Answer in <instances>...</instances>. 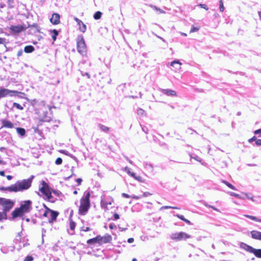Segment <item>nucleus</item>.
<instances>
[{"label":"nucleus","instance_id":"nucleus-1","mask_svg":"<svg viewBox=\"0 0 261 261\" xmlns=\"http://www.w3.org/2000/svg\"><path fill=\"white\" fill-rule=\"evenodd\" d=\"M95 196L93 191H86L80 200V206L79 209V213L81 215H85L88 212L90 206V198Z\"/></svg>","mask_w":261,"mask_h":261},{"label":"nucleus","instance_id":"nucleus-2","mask_svg":"<svg viewBox=\"0 0 261 261\" xmlns=\"http://www.w3.org/2000/svg\"><path fill=\"white\" fill-rule=\"evenodd\" d=\"M39 191L46 196L49 201L52 202L55 201L51 195L52 193L57 196H59L61 194V192L59 191L54 190L50 188L48 185L44 180L42 181V186L39 188Z\"/></svg>","mask_w":261,"mask_h":261},{"label":"nucleus","instance_id":"nucleus-3","mask_svg":"<svg viewBox=\"0 0 261 261\" xmlns=\"http://www.w3.org/2000/svg\"><path fill=\"white\" fill-rule=\"evenodd\" d=\"M34 175H31L28 179L17 180L15 185L16 193L18 192H22L28 190L32 186Z\"/></svg>","mask_w":261,"mask_h":261},{"label":"nucleus","instance_id":"nucleus-4","mask_svg":"<svg viewBox=\"0 0 261 261\" xmlns=\"http://www.w3.org/2000/svg\"><path fill=\"white\" fill-rule=\"evenodd\" d=\"M77 49L78 52L83 56L86 55L87 48L83 38L82 35L77 36L76 39Z\"/></svg>","mask_w":261,"mask_h":261},{"label":"nucleus","instance_id":"nucleus-5","mask_svg":"<svg viewBox=\"0 0 261 261\" xmlns=\"http://www.w3.org/2000/svg\"><path fill=\"white\" fill-rule=\"evenodd\" d=\"M14 204V202L10 199L5 198H0V206L3 207L2 212H5L6 214L13 207Z\"/></svg>","mask_w":261,"mask_h":261},{"label":"nucleus","instance_id":"nucleus-6","mask_svg":"<svg viewBox=\"0 0 261 261\" xmlns=\"http://www.w3.org/2000/svg\"><path fill=\"white\" fill-rule=\"evenodd\" d=\"M191 236L184 232L173 233L171 235V238L175 241H180L190 239Z\"/></svg>","mask_w":261,"mask_h":261},{"label":"nucleus","instance_id":"nucleus-7","mask_svg":"<svg viewBox=\"0 0 261 261\" xmlns=\"http://www.w3.org/2000/svg\"><path fill=\"white\" fill-rule=\"evenodd\" d=\"M39 117L41 121L43 122H49L51 119V114L49 113L47 109L45 108L44 110L39 112Z\"/></svg>","mask_w":261,"mask_h":261},{"label":"nucleus","instance_id":"nucleus-8","mask_svg":"<svg viewBox=\"0 0 261 261\" xmlns=\"http://www.w3.org/2000/svg\"><path fill=\"white\" fill-rule=\"evenodd\" d=\"M9 30L12 34H18L25 30V28L22 25H14L10 27Z\"/></svg>","mask_w":261,"mask_h":261},{"label":"nucleus","instance_id":"nucleus-9","mask_svg":"<svg viewBox=\"0 0 261 261\" xmlns=\"http://www.w3.org/2000/svg\"><path fill=\"white\" fill-rule=\"evenodd\" d=\"M32 201L30 200H25L23 201L22 203H21L20 208L22 211V212L24 213H28L30 212L32 209Z\"/></svg>","mask_w":261,"mask_h":261},{"label":"nucleus","instance_id":"nucleus-10","mask_svg":"<svg viewBox=\"0 0 261 261\" xmlns=\"http://www.w3.org/2000/svg\"><path fill=\"white\" fill-rule=\"evenodd\" d=\"M12 93L11 90L0 87V99L7 96L11 97V93Z\"/></svg>","mask_w":261,"mask_h":261},{"label":"nucleus","instance_id":"nucleus-11","mask_svg":"<svg viewBox=\"0 0 261 261\" xmlns=\"http://www.w3.org/2000/svg\"><path fill=\"white\" fill-rule=\"evenodd\" d=\"M73 19L76 22L77 24L79 27L80 31L83 33H85L87 30L86 24H84L82 20H80L75 16H73Z\"/></svg>","mask_w":261,"mask_h":261},{"label":"nucleus","instance_id":"nucleus-12","mask_svg":"<svg viewBox=\"0 0 261 261\" xmlns=\"http://www.w3.org/2000/svg\"><path fill=\"white\" fill-rule=\"evenodd\" d=\"M49 218L48 219V223L49 224H52L54 221H55L57 219V217L58 216L59 213L57 212L53 211L50 209L49 210Z\"/></svg>","mask_w":261,"mask_h":261},{"label":"nucleus","instance_id":"nucleus-13","mask_svg":"<svg viewBox=\"0 0 261 261\" xmlns=\"http://www.w3.org/2000/svg\"><path fill=\"white\" fill-rule=\"evenodd\" d=\"M13 92L11 93V97H17L20 98L26 99L28 101H30V99L27 97H25V94L23 92H19L16 90H12Z\"/></svg>","mask_w":261,"mask_h":261},{"label":"nucleus","instance_id":"nucleus-14","mask_svg":"<svg viewBox=\"0 0 261 261\" xmlns=\"http://www.w3.org/2000/svg\"><path fill=\"white\" fill-rule=\"evenodd\" d=\"M60 15L58 13H54L52 17L50 19V22L53 24H58L60 23Z\"/></svg>","mask_w":261,"mask_h":261},{"label":"nucleus","instance_id":"nucleus-15","mask_svg":"<svg viewBox=\"0 0 261 261\" xmlns=\"http://www.w3.org/2000/svg\"><path fill=\"white\" fill-rule=\"evenodd\" d=\"M112 241V237L109 234H107L103 237L99 238V243H109Z\"/></svg>","mask_w":261,"mask_h":261},{"label":"nucleus","instance_id":"nucleus-16","mask_svg":"<svg viewBox=\"0 0 261 261\" xmlns=\"http://www.w3.org/2000/svg\"><path fill=\"white\" fill-rule=\"evenodd\" d=\"M128 174L133 178H134L136 180H138L140 182H144L145 181V179L141 175H137L136 173L134 172H132L130 171L128 172Z\"/></svg>","mask_w":261,"mask_h":261},{"label":"nucleus","instance_id":"nucleus-17","mask_svg":"<svg viewBox=\"0 0 261 261\" xmlns=\"http://www.w3.org/2000/svg\"><path fill=\"white\" fill-rule=\"evenodd\" d=\"M0 191H8V192H15V193H16L15 185L14 184L11 185V186L7 187H0Z\"/></svg>","mask_w":261,"mask_h":261},{"label":"nucleus","instance_id":"nucleus-18","mask_svg":"<svg viewBox=\"0 0 261 261\" xmlns=\"http://www.w3.org/2000/svg\"><path fill=\"white\" fill-rule=\"evenodd\" d=\"M2 127L12 128L14 127V124L10 121L6 119L2 120Z\"/></svg>","mask_w":261,"mask_h":261},{"label":"nucleus","instance_id":"nucleus-19","mask_svg":"<svg viewBox=\"0 0 261 261\" xmlns=\"http://www.w3.org/2000/svg\"><path fill=\"white\" fill-rule=\"evenodd\" d=\"M251 234L253 239L261 240V232L252 230L251 231Z\"/></svg>","mask_w":261,"mask_h":261},{"label":"nucleus","instance_id":"nucleus-20","mask_svg":"<svg viewBox=\"0 0 261 261\" xmlns=\"http://www.w3.org/2000/svg\"><path fill=\"white\" fill-rule=\"evenodd\" d=\"M241 247L245 250L246 251L252 253H253V250L254 249V248H253L252 247L244 243H241Z\"/></svg>","mask_w":261,"mask_h":261},{"label":"nucleus","instance_id":"nucleus-21","mask_svg":"<svg viewBox=\"0 0 261 261\" xmlns=\"http://www.w3.org/2000/svg\"><path fill=\"white\" fill-rule=\"evenodd\" d=\"M162 92L167 96H176V93L174 90L171 89H162Z\"/></svg>","mask_w":261,"mask_h":261},{"label":"nucleus","instance_id":"nucleus-22","mask_svg":"<svg viewBox=\"0 0 261 261\" xmlns=\"http://www.w3.org/2000/svg\"><path fill=\"white\" fill-rule=\"evenodd\" d=\"M23 213H24L22 212L20 208H16L12 212V216L13 218H16L18 217L21 216L23 214Z\"/></svg>","mask_w":261,"mask_h":261},{"label":"nucleus","instance_id":"nucleus-23","mask_svg":"<svg viewBox=\"0 0 261 261\" xmlns=\"http://www.w3.org/2000/svg\"><path fill=\"white\" fill-rule=\"evenodd\" d=\"M35 50V47L33 45H27L24 48V51L25 53H31Z\"/></svg>","mask_w":261,"mask_h":261},{"label":"nucleus","instance_id":"nucleus-24","mask_svg":"<svg viewBox=\"0 0 261 261\" xmlns=\"http://www.w3.org/2000/svg\"><path fill=\"white\" fill-rule=\"evenodd\" d=\"M87 243L89 245H92L98 243V236H96L94 238L88 240Z\"/></svg>","mask_w":261,"mask_h":261},{"label":"nucleus","instance_id":"nucleus-25","mask_svg":"<svg viewBox=\"0 0 261 261\" xmlns=\"http://www.w3.org/2000/svg\"><path fill=\"white\" fill-rule=\"evenodd\" d=\"M50 33L51 34V37L54 41H56L57 39V37L58 35V31L55 29L52 30L50 31Z\"/></svg>","mask_w":261,"mask_h":261},{"label":"nucleus","instance_id":"nucleus-26","mask_svg":"<svg viewBox=\"0 0 261 261\" xmlns=\"http://www.w3.org/2000/svg\"><path fill=\"white\" fill-rule=\"evenodd\" d=\"M252 253L254 254L256 257L261 258V249H254Z\"/></svg>","mask_w":261,"mask_h":261},{"label":"nucleus","instance_id":"nucleus-27","mask_svg":"<svg viewBox=\"0 0 261 261\" xmlns=\"http://www.w3.org/2000/svg\"><path fill=\"white\" fill-rule=\"evenodd\" d=\"M16 130L17 133L21 136H23L25 134V130L23 128L17 127Z\"/></svg>","mask_w":261,"mask_h":261},{"label":"nucleus","instance_id":"nucleus-28","mask_svg":"<svg viewBox=\"0 0 261 261\" xmlns=\"http://www.w3.org/2000/svg\"><path fill=\"white\" fill-rule=\"evenodd\" d=\"M222 182L223 184H224L225 185H226L228 187L230 188L231 189L233 190H237L236 188L232 185H231V184H230L228 181H226L225 180H222Z\"/></svg>","mask_w":261,"mask_h":261},{"label":"nucleus","instance_id":"nucleus-29","mask_svg":"<svg viewBox=\"0 0 261 261\" xmlns=\"http://www.w3.org/2000/svg\"><path fill=\"white\" fill-rule=\"evenodd\" d=\"M176 216H177V217L179 219H180V220H182V221H185V222H186L187 224H191V222H190L189 220H188L186 219L184 217V216L183 215H178V214H177Z\"/></svg>","mask_w":261,"mask_h":261},{"label":"nucleus","instance_id":"nucleus-30","mask_svg":"<svg viewBox=\"0 0 261 261\" xmlns=\"http://www.w3.org/2000/svg\"><path fill=\"white\" fill-rule=\"evenodd\" d=\"M244 216L246 218L250 219L251 220H254V221H255L257 222H261L260 219H259L254 216L248 215H245Z\"/></svg>","mask_w":261,"mask_h":261},{"label":"nucleus","instance_id":"nucleus-31","mask_svg":"<svg viewBox=\"0 0 261 261\" xmlns=\"http://www.w3.org/2000/svg\"><path fill=\"white\" fill-rule=\"evenodd\" d=\"M175 64H177V69H181V63H180L178 61H174L173 62H171V65L172 66H173Z\"/></svg>","mask_w":261,"mask_h":261},{"label":"nucleus","instance_id":"nucleus-32","mask_svg":"<svg viewBox=\"0 0 261 261\" xmlns=\"http://www.w3.org/2000/svg\"><path fill=\"white\" fill-rule=\"evenodd\" d=\"M13 107L17 108L18 110H22L23 109V107L19 105L17 102H14L13 103Z\"/></svg>","mask_w":261,"mask_h":261},{"label":"nucleus","instance_id":"nucleus-33","mask_svg":"<svg viewBox=\"0 0 261 261\" xmlns=\"http://www.w3.org/2000/svg\"><path fill=\"white\" fill-rule=\"evenodd\" d=\"M108 204H111V202H109L108 203H106L103 199L101 200V206L105 208H107Z\"/></svg>","mask_w":261,"mask_h":261},{"label":"nucleus","instance_id":"nucleus-34","mask_svg":"<svg viewBox=\"0 0 261 261\" xmlns=\"http://www.w3.org/2000/svg\"><path fill=\"white\" fill-rule=\"evenodd\" d=\"M219 9L221 12H223L224 10V7L223 5V2L222 0L219 1Z\"/></svg>","mask_w":261,"mask_h":261},{"label":"nucleus","instance_id":"nucleus-35","mask_svg":"<svg viewBox=\"0 0 261 261\" xmlns=\"http://www.w3.org/2000/svg\"><path fill=\"white\" fill-rule=\"evenodd\" d=\"M49 210H50V208H49L48 207H46V210L44 211V212L43 214V216L45 217H49V213H50Z\"/></svg>","mask_w":261,"mask_h":261},{"label":"nucleus","instance_id":"nucleus-36","mask_svg":"<svg viewBox=\"0 0 261 261\" xmlns=\"http://www.w3.org/2000/svg\"><path fill=\"white\" fill-rule=\"evenodd\" d=\"M137 114L138 115L142 116L145 114V111L144 110H143L141 108H139L137 110Z\"/></svg>","mask_w":261,"mask_h":261},{"label":"nucleus","instance_id":"nucleus-37","mask_svg":"<svg viewBox=\"0 0 261 261\" xmlns=\"http://www.w3.org/2000/svg\"><path fill=\"white\" fill-rule=\"evenodd\" d=\"M7 218V214L5 212H0V221Z\"/></svg>","mask_w":261,"mask_h":261},{"label":"nucleus","instance_id":"nucleus-38","mask_svg":"<svg viewBox=\"0 0 261 261\" xmlns=\"http://www.w3.org/2000/svg\"><path fill=\"white\" fill-rule=\"evenodd\" d=\"M199 27H196L194 25L192 27V28L190 31V33H194L195 32H197L199 30Z\"/></svg>","mask_w":261,"mask_h":261},{"label":"nucleus","instance_id":"nucleus-39","mask_svg":"<svg viewBox=\"0 0 261 261\" xmlns=\"http://www.w3.org/2000/svg\"><path fill=\"white\" fill-rule=\"evenodd\" d=\"M7 3L8 5V7L9 8H13L14 7L13 3H14V0H8Z\"/></svg>","mask_w":261,"mask_h":261},{"label":"nucleus","instance_id":"nucleus-40","mask_svg":"<svg viewBox=\"0 0 261 261\" xmlns=\"http://www.w3.org/2000/svg\"><path fill=\"white\" fill-rule=\"evenodd\" d=\"M150 6H151V7L152 8H153L154 10H156V11H159V12H160V13H165V12H164L163 10H162V9H160V8H158V7H156L155 6L151 5Z\"/></svg>","mask_w":261,"mask_h":261},{"label":"nucleus","instance_id":"nucleus-41","mask_svg":"<svg viewBox=\"0 0 261 261\" xmlns=\"http://www.w3.org/2000/svg\"><path fill=\"white\" fill-rule=\"evenodd\" d=\"M75 227V223L73 221L70 222V228L71 230H74Z\"/></svg>","mask_w":261,"mask_h":261},{"label":"nucleus","instance_id":"nucleus-42","mask_svg":"<svg viewBox=\"0 0 261 261\" xmlns=\"http://www.w3.org/2000/svg\"><path fill=\"white\" fill-rule=\"evenodd\" d=\"M198 6L201 8L205 9V10H208L209 9L208 6L205 4H200L198 5Z\"/></svg>","mask_w":261,"mask_h":261},{"label":"nucleus","instance_id":"nucleus-43","mask_svg":"<svg viewBox=\"0 0 261 261\" xmlns=\"http://www.w3.org/2000/svg\"><path fill=\"white\" fill-rule=\"evenodd\" d=\"M101 130H102L105 132H107L109 130V127L106 126L105 125H102L100 127Z\"/></svg>","mask_w":261,"mask_h":261},{"label":"nucleus","instance_id":"nucleus-44","mask_svg":"<svg viewBox=\"0 0 261 261\" xmlns=\"http://www.w3.org/2000/svg\"><path fill=\"white\" fill-rule=\"evenodd\" d=\"M62 159L61 158H58L55 161V163L57 165H60L62 164Z\"/></svg>","mask_w":261,"mask_h":261},{"label":"nucleus","instance_id":"nucleus-45","mask_svg":"<svg viewBox=\"0 0 261 261\" xmlns=\"http://www.w3.org/2000/svg\"><path fill=\"white\" fill-rule=\"evenodd\" d=\"M33 257L32 256L28 255L25 258L24 261H33Z\"/></svg>","mask_w":261,"mask_h":261},{"label":"nucleus","instance_id":"nucleus-46","mask_svg":"<svg viewBox=\"0 0 261 261\" xmlns=\"http://www.w3.org/2000/svg\"><path fill=\"white\" fill-rule=\"evenodd\" d=\"M152 195V194L150 192H145L143 193L142 196L143 197H148V196H151Z\"/></svg>","mask_w":261,"mask_h":261},{"label":"nucleus","instance_id":"nucleus-47","mask_svg":"<svg viewBox=\"0 0 261 261\" xmlns=\"http://www.w3.org/2000/svg\"><path fill=\"white\" fill-rule=\"evenodd\" d=\"M81 230L83 231H88L90 230V228L88 227L83 226L81 228Z\"/></svg>","mask_w":261,"mask_h":261},{"label":"nucleus","instance_id":"nucleus-48","mask_svg":"<svg viewBox=\"0 0 261 261\" xmlns=\"http://www.w3.org/2000/svg\"><path fill=\"white\" fill-rule=\"evenodd\" d=\"M205 205H206L207 207H210V208H211L213 209L214 210H215V211H217V212H220V211H219V210L218 208H217L216 207H215V206H214L210 205H208V204H206Z\"/></svg>","mask_w":261,"mask_h":261},{"label":"nucleus","instance_id":"nucleus-49","mask_svg":"<svg viewBox=\"0 0 261 261\" xmlns=\"http://www.w3.org/2000/svg\"><path fill=\"white\" fill-rule=\"evenodd\" d=\"M256 139H257L256 137L255 136H253V137H252L251 138H250L248 140V142L250 143H251L254 141H256Z\"/></svg>","mask_w":261,"mask_h":261},{"label":"nucleus","instance_id":"nucleus-50","mask_svg":"<svg viewBox=\"0 0 261 261\" xmlns=\"http://www.w3.org/2000/svg\"><path fill=\"white\" fill-rule=\"evenodd\" d=\"M23 54V50L22 49H20L18 52H17V57H20L21 56H22Z\"/></svg>","mask_w":261,"mask_h":261},{"label":"nucleus","instance_id":"nucleus-51","mask_svg":"<svg viewBox=\"0 0 261 261\" xmlns=\"http://www.w3.org/2000/svg\"><path fill=\"white\" fill-rule=\"evenodd\" d=\"M255 144L257 146H260L261 145V139H256L255 141Z\"/></svg>","mask_w":261,"mask_h":261},{"label":"nucleus","instance_id":"nucleus-52","mask_svg":"<svg viewBox=\"0 0 261 261\" xmlns=\"http://www.w3.org/2000/svg\"><path fill=\"white\" fill-rule=\"evenodd\" d=\"M254 133L255 134H259V136L261 137V128L260 129H257L256 130L254 131Z\"/></svg>","mask_w":261,"mask_h":261},{"label":"nucleus","instance_id":"nucleus-53","mask_svg":"<svg viewBox=\"0 0 261 261\" xmlns=\"http://www.w3.org/2000/svg\"><path fill=\"white\" fill-rule=\"evenodd\" d=\"M122 196L123 197H124V198H130V195H129L128 194H126V193H122Z\"/></svg>","mask_w":261,"mask_h":261},{"label":"nucleus","instance_id":"nucleus-54","mask_svg":"<svg viewBox=\"0 0 261 261\" xmlns=\"http://www.w3.org/2000/svg\"><path fill=\"white\" fill-rule=\"evenodd\" d=\"M31 103V104L32 105H34L36 102H37V100L34 99H32V100H30V101Z\"/></svg>","mask_w":261,"mask_h":261},{"label":"nucleus","instance_id":"nucleus-55","mask_svg":"<svg viewBox=\"0 0 261 261\" xmlns=\"http://www.w3.org/2000/svg\"><path fill=\"white\" fill-rule=\"evenodd\" d=\"M93 17L95 19L98 20V11L96 12L94 14Z\"/></svg>","mask_w":261,"mask_h":261},{"label":"nucleus","instance_id":"nucleus-56","mask_svg":"<svg viewBox=\"0 0 261 261\" xmlns=\"http://www.w3.org/2000/svg\"><path fill=\"white\" fill-rule=\"evenodd\" d=\"M114 219L115 220H118L119 219V216L118 214L117 213H115L114 215Z\"/></svg>","mask_w":261,"mask_h":261},{"label":"nucleus","instance_id":"nucleus-57","mask_svg":"<svg viewBox=\"0 0 261 261\" xmlns=\"http://www.w3.org/2000/svg\"><path fill=\"white\" fill-rule=\"evenodd\" d=\"M76 181L77 182L78 185H81L82 181V179L81 178H79L76 179Z\"/></svg>","mask_w":261,"mask_h":261},{"label":"nucleus","instance_id":"nucleus-58","mask_svg":"<svg viewBox=\"0 0 261 261\" xmlns=\"http://www.w3.org/2000/svg\"><path fill=\"white\" fill-rule=\"evenodd\" d=\"M134 241V238H129V239L127 240V242H128V243H133Z\"/></svg>","mask_w":261,"mask_h":261},{"label":"nucleus","instance_id":"nucleus-59","mask_svg":"<svg viewBox=\"0 0 261 261\" xmlns=\"http://www.w3.org/2000/svg\"><path fill=\"white\" fill-rule=\"evenodd\" d=\"M132 198L133 199H139V198H141V197L140 196H132Z\"/></svg>","mask_w":261,"mask_h":261},{"label":"nucleus","instance_id":"nucleus-60","mask_svg":"<svg viewBox=\"0 0 261 261\" xmlns=\"http://www.w3.org/2000/svg\"><path fill=\"white\" fill-rule=\"evenodd\" d=\"M46 232V230L44 229V228H42V237H44V233Z\"/></svg>","mask_w":261,"mask_h":261},{"label":"nucleus","instance_id":"nucleus-61","mask_svg":"<svg viewBox=\"0 0 261 261\" xmlns=\"http://www.w3.org/2000/svg\"><path fill=\"white\" fill-rule=\"evenodd\" d=\"M0 175H1L2 176H5V172L4 171L0 170Z\"/></svg>","mask_w":261,"mask_h":261},{"label":"nucleus","instance_id":"nucleus-62","mask_svg":"<svg viewBox=\"0 0 261 261\" xmlns=\"http://www.w3.org/2000/svg\"><path fill=\"white\" fill-rule=\"evenodd\" d=\"M6 177H7V178L8 180H11V179H12V178H13V177H12L11 175H7Z\"/></svg>","mask_w":261,"mask_h":261},{"label":"nucleus","instance_id":"nucleus-63","mask_svg":"<svg viewBox=\"0 0 261 261\" xmlns=\"http://www.w3.org/2000/svg\"><path fill=\"white\" fill-rule=\"evenodd\" d=\"M5 39L3 38H0V44H3L4 42Z\"/></svg>","mask_w":261,"mask_h":261},{"label":"nucleus","instance_id":"nucleus-64","mask_svg":"<svg viewBox=\"0 0 261 261\" xmlns=\"http://www.w3.org/2000/svg\"><path fill=\"white\" fill-rule=\"evenodd\" d=\"M5 149H6V148H5L4 147H0V151L2 152V151H3L4 150H5Z\"/></svg>","mask_w":261,"mask_h":261}]
</instances>
